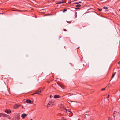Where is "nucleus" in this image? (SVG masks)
Here are the masks:
<instances>
[{
	"label": "nucleus",
	"instance_id": "18",
	"mask_svg": "<svg viewBox=\"0 0 120 120\" xmlns=\"http://www.w3.org/2000/svg\"><path fill=\"white\" fill-rule=\"evenodd\" d=\"M103 8L105 9H108V8L107 7L104 6L103 7Z\"/></svg>",
	"mask_w": 120,
	"mask_h": 120
},
{
	"label": "nucleus",
	"instance_id": "24",
	"mask_svg": "<svg viewBox=\"0 0 120 120\" xmlns=\"http://www.w3.org/2000/svg\"><path fill=\"white\" fill-rule=\"evenodd\" d=\"M105 88H102V89H101V90H105Z\"/></svg>",
	"mask_w": 120,
	"mask_h": 120
},
{
	"label": "nucleus",
	"instance_id": "20",
	"mask_svg": "<svg viewBox=\"0 0 120 120\" xmlns=\"http://www.w3.org/2000/svg\"><path fill=\"white\" fill-rule=\"evenodd\" d=\"M67 22H68V23H71V21H67Z\"/></svg>",
	"mask_w": 120,
	"mask_h": 120
},
{
	"label": "nucleus",
	"instance_id": "27",
	"mask_svg": "<svg viewBox=\"0 0 120 120\" xmlns=\"http://www.w3.org/2000/svg\"><path fill=\"white\" fill-rule=\"evenodd\" d=\"M90 120H94V119L93 118H91L90 119Z\"/></svg>",
	"mask_w": 120,
	"mask_h": 120
},
{
	"label": "nucleus",
	"instance_id": "25",
	"mask_svg": "<svg viewBox=\"0 0 120 120\" xmlns=\"http://www.w3.org/2000/svg\"><path fill=\"white\" fill-rule=\"evenodd\" d=\"M15 11H21V10H16Z\"/></svg>",
	"mask_w": 120,
	"mask_h": 120
},
{
	"label": "nucleus",
	"instance_id": "23",
	"mask_svg": "<svg viewBox=\"0 0 120 120\" xmlns=\"http://www.w3.org/2000/svg\"><path fill=\"white\" fill-rule=\"evenodd\" d=\"M38 94V92H36V93H34L33 94H32V95H34L35 94Z\"/></svg>",
	"mask_w": 120,
	"mask_h": 120
},
{
	"label": "nucleus",
	"instance_id": "22",
	"mask_svg": "<svg viewBox=\"0 0 120 120\" xmlns=\"http://www.w3.org/2000/svg\"><path fill=\"white\" fill-rule=\"evenodd\" d=\"M38 94V92H36V93H34L33 94H32V95H34L35 94Z\"/></svg>",
	"mask_w": 120,
	"mask_h": 120
},
{
	"label": "nucleus",
	"instance_id": "1",
	"mask_svg": "<svg viewBox=\"0 0 120 120\" xmlns=\"http://www.w3.org/2000/svg\"><path fill=\"white\" fill-rule=\"evenodd\" d=\"M54 105V102L53 101H50L47 104L48 107L52 106Z\"/></svg>",
	"mask_w": 120,
	"mask_h": 120
},
{
	"label": "nucleus",
	"instance_id": "11",
	"mask_svg": "<svg viewBox=\"0 0 120 120\" xmlns=\"http://www.w3.org/2000/svg\"><path fill=\"white\" fill-rule=\"evenodd\" d=\"M63 110L65 113H66L67 112V110L65 108H64V109H63Z\"/></svg>",
	"mask_w": 120,
	"mask_h": 120
},
{
	"label": "nucleus",
	"instance_id": "33",
	"mask_svg": "<svg viewBox=\"0 0 120 120\" xmlns=\"http://www.w3.org/2000/svg\"><path fill=\"white\" fill-rule=\"evenodd\" d=\"M50 97H51V95H50Z\"/></svg>",
	"mask_w": 120,
	"mask_h": 120
},
{
	"label": "nucleus",
	"instance_id": "19",
	"mask_svg": "<svg viewBox=\"0 0 120 120\" xmlns=\"http://www.w3.org/2000/svg\"><path fill=\"white\" fill-rule=\"evenodd\" d=\"M67 11V9H64V10L63 11V12H65V11Z\"/></svg>",
	"mask_w": 120,
	"mask_h": 120
},
{
	"label": "nucleus",
	"instance_id": "32",
	"mask_svg": "<svg viewBox=\"0 0 120 120\" xmlns=\"http://www.w3.org/2000/svg\"><path fill=\"white\" fill-rule=\"evenodd\" d=\"M0 14H2V13H0Z\"/></svg>",
	"mask_w": 120,
	"mask_h": 120
},
{
	"label": "nucleus",
	"instance_id": "31",
	"mask_svg": "<svg viewBox=\"0 0 120 120\" xmlns=\"http://www.w3.org/2000/svg\"><path fill=\"white\" fill-rule=\"evenodd\" d=\"M106 11H108V10H106Z\"/></svg>",
	"mask_w": 120,
	"mask_h": 120
},
{
	"label": "nucleus",
	"instance_id": "29",
	"mask_svg": "<svg viewBox=\"0 0 120 120\" xmlns=\"http://www.w3.org/2000/svg\"><path fill=\"white\" fill-rule=\"evenodd\" d=\"M64 31H67V30H66V29H64Z\"/></svg>",
	"mask_w": 120,
	"mask_h": 120
},
{
	"label": "nucleus",
	"instance_id": "3",
	"mask_svg": "<svg viewBox=\"0 0 120 120\" xmlns=\"http://www.w3.org/2000/svg\"><path fill=\"white\" fill-rule=\"evenodd\" d=\"M43 89L42 88H41V89L39 88L38 89V94H40V93H42L43 92Z\"/></svg>",
	"mask_w": 120,
	"mask_h": 120
},
{
	"label": "nucleus",
	"instance_id": "4",
	"mask_svg": "<svg viewBox=\"0 0 120 120\" xmlns=\"http://www.w3.org/2000/svg\"><path fill=\"white\" fill-rule=\"evenodd\" d=\"M4 117H5L8 119H10V117L9 116L4 114Z\"/></svg>",
	"mask_w": 120,
	"mask_h": 120
},
{
	"label": "nucleus",
	"instance_id": "12",
	"mask_svg": "<svg viewBox=\"0 0 120 120\" xmlns=\"http://www.w3.org/2000/svg\"><path fill=\"white\" fill-rule=\"evenodd\" d=\"M64 2H63V1H62L61 2H60L59 1H58L57 3H56L57 4H61V3H63Z\"/></svg>",
	"mask_w": 120,
	"mask_h": 120
},
{
	"label": "nucleus",
	"instance_id": "14",
	"mask_svg": "<svg viewBox=\"0 0 120 120\" xmlns=\"http://www.w3.org/2000/svg\"><path fill=\"white\" fill-rule=\"evenodd\" d=\"M4 113H0V117H1V116H3L4 117Z\"/></svg>",
	"mask_w": 120,
	"mask_h": 120
},
{
	"label": "nucleus",
	"instance_id": "5",
	"mask_svg": "<svg viewBox=\"0 0 120 120\" xmlns=\"http://www.w3.org/2000/svg\"><path fill=\"white\" fill-rule=\"evenodd\" d=\"M27 115L25 113H23L22 114L21 117L23 118L24 119L25 118V117Z\"/></svg>",
	"mask_w": 120,
	"mask_h": 120
},
{
	"label": "nucleus",
	"instance_id": "28",
	"mask_svg": "<svg viewBox=\"0 0 120 120\" xmlns=\"http://www.w3.org/2000/svg\"><path fill=\"white\" fill-rule=\"evenodd\" d=\"M80 2H79V3H80ZM78 3V2H76V3H74V4H78V3Z\"/></svg>",
	"mask_w": 120,
	"mask_h": 120
},
{
	"label": "nucleus",
	"instance_id": "8",
	"mask_svg": "<svg viewBox=\"0 0 120 120\" xmlns=\"http://www.w3.org/2000/svg\"><path fill=\"white\" fill-rule=\"evenodd\" d=\"M17 104H15L13 106V107L14 109H16L17 108Z\"/></svg>",
	"mask_w": 120,
	"mask_h": 120
},
{
	"label": "nucleus",
	"instance_id": "30",
	"mask_svg": "<svg viewBox=\"0 0 120 120\" xmlns=\"http://www.w3.org/2000/svg\"><path fill=\"white\" fill-rule=\"evenodd\" d=\"M68 111L69 112H70V111H69V109H68L67 110V111Z\"/></svg>",
	"mask_w": 120,
	"mask_h": 120
},
{
	"label": "nucleus",
	"instance_id": "13",
	"mask_svg": "<svg viewBox=\"0 0 120 120\" xmlns=\"http://www.w3.org/2000/svg\"><path fill=\"white\" fill-rule=\"evenodd\" d=\"M116 72L114 73L112 75V79L114 77L115 75V74L116 73Z\"/></svg>",
	"mask_w": 120,
	"mask_h": 120
},
{
	"label": "nucleus",
	"instance_id": "9",
	"mask_svg": "<svg viewBox=\"0 0 120 120\" xmlns=\"http://www.w3.org/2000/svg\"><path fill=\"white\" fill-rule=\"evenodd\" d=\"M31 102V101L29 99H27L26 100V103H30Z\"/></svg>",
	"mask_w": 120,
	"mask_h": 120
},
{
	"label": "nucleus",
	"instance_id": "2",
	"mask_svg": "<svg viewBox=\"0 0 120 120\" xmlns=\"http://www.w3.org/2000/svg\"><path fill=\"white\" fill-rule=\"evenodd\" d=\"M20 119V116L19 114L16 115L14 118V120H19Z\"/></svg>",
	"mask_w": 120,
	"mask_h": 120
},
{
	"label": "nucleus",
	"instance_id": "7",
	"mask_svg": "<svg viewBox=\"0 0 120 120\" xmlns=\"http://www.w3.org/2000/svg\"><path fill=\"white\" fill-rule=\"evenodd\" d=\"M60 96L58 95H55L54 96V98H59Z\"/></svg>",
	"mask_w": 120,
	"mask_h": 120
},
{
	"label": "nucleus",
	"instance_id": "17",
	"mask_svg": "<svg viewBox=\"0 0 120 120\" xmlns=\"http://www.w3.org/2000/svg\"><path fill=\"white\" fill-rule=\"evenodd\" d=\"M68 66H71V63H69V64H68Z\"/></svg>",
	"mask_w": 120,
	"mask_h": 120
},
{
	"label": "nucleus",
	"instance_id": "21",
	"mask_svg": "<svg viewBox=\"0 0 120 120\" xmlns=\"http://www.w3.org/2000/svg\"><path fill=\"white\" fill-rule=\"evenodd\" d=\"M102 10L101 9H98V10L100 11H101Z\"/></svg>",
	"mask_w": 120,
	"mask_h": 120
},
{
	"label": "nucleus",
	"instance_id": "16",
	"mask_svg": "<svg viewBox=\"0 0 120 120\" xmlns=\"http://www.w3.org/2000/svg\"><path fill=\"white\" fill-rule=\"evenodd\" d=\"M22 105L21 104H19V105H17V108H18L20 106H21Z\"/></svg>",
	"mask_w": 120,
	"mask_h": 120
},
{
	"label": "nucleus",
	"instance_id": "6",
	"mask_svg": "<svg viewBox=\"0 0 120 120\" xmlns=\"http://www.w3.org/2000/svg\"><path fill=\"white\" fill-rule=\"evenodd\" d=\"M5 112L7 114H10L11 112L10 110L8 109H6L5 110Z\"/></svg>",
	"mask_w": 120,
	"mask_h": 120
},
{
	"label": "nucleus",
	"instance_id": "10",
	"mask_svg": "<svg viewBox=\"0 0 120 120\" xmlns=\"http://www.w3.org/2000/svg\"><path fill=\"white\" fill-rule=\"evenodd\" d=\"M117 113V112L116 111H115L113 112V115L114 117H115Z\"/></svg>",
	"mask_w": 120,
	"mask_h": 120
},
{
	"label": "nucleus",
	"instance_id": "15",
	"mask_svg": "<svg viewBox=\"0 0 120 120\" xmlns=\"http://www.w3.org/2000/svg\"><path fill=\"white\" fill-rule=\"evenodd\" d=\"M81 6L80 5V4H78L76 6V7L77 8L80 7H81Z\"/></svg>",
	"mask_w": 120,
	"mask_h": 120
},
{
	"label": "nucleus",
	"instance_id": "26",
	"mask_svg": "<svg viewBox=\"0 0 120 120\" xmlns=\"http://www.w3.org/2000/svg\"><path fill=\"white\" fill-rule=\"evenodd\" d=\"M109 96H110V95H108V96H107V98H109Z\"/></svg>",
	"mask_w": 120,
	"mask_h": 120
}]
</instances>
